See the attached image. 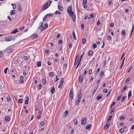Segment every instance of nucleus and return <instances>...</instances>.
Here are the masks:
<instances>
[{"mask_svg": "<svg viewBox=\"0 0 134 134\" xmlns=\"http://www.w3.org/2000/svg\"><path fill=\"white\" fill-rule=\"evenodd\" d=\"M72 6L70 5L67 8V12L69 14L71 17H72L74 15L73 12L72 11Z\"/></svg>", "mask_w": 134, "mask_h": 134, "instance_id": "obj_1", "label": "nucleus"}, {"mask_svg": "<svg viewBox=\"0 0 134 134\" xmlns=\"http://www.w3.org/2000/svg\"><path fill=\"white\" fill-rule=\"evenodd\" d=\"M79 54H78L76 56L75 59V61L74 64V66L76 65V64H77L79 60Z\"/></svg>", "mask_w": 134, "mask_h": 134, "instance_id": "obj_2", "label": "nucleus"}, {"mask_svg": "<svg viewBox=\"0 0 134 134\" xmlns=\"http://www.w3.org/2000/svg\"><path fill=\"white\" fill-rule=\"evenodd\" d=\"M51 1H47L46 3H45L47 5L46 7L44 8V10H45L49 6L51 3Z\"/></svg>", "mask_w": 134, "mask_h": 134, "instance_id": "obj_3", "label": "nucleus"}, {"mask_svg": "<svg viewBox=\"0 0 134 134\" xmlns=\"http://www.w3.org/2000/svg\"><path fill=\"white\" fill-rule=\"evenodd\" d=\"M83 77H84V76H82V75H79V83H81L82 81L83 80Z\"/></svg>", "mask_w": 134, "mask_h": 134, "instance_id": "obj_4", "label": "nucleus"}, {"mask_svg": "<svg viewBox=\"0 0 134 134\" xmlns=\"http://www.w3.org/2000/svg\"><path fill=\"white\" fill-rule=\"evenodd\" d=\"M12 38V36H8L5 38V40L7 41H9L11 40Z\"/></svg>", "mask_w": 134, "mask_h": 134, "instance_id": "obj_5", "label": "nucleus"}, {"mask_svg": "<svg viewBox=\"0 0 134 134\" xmlns=\"http://www.w3.org/2000/svg\"><path fill=\"white\" fill-rule=\"evenodd\" d=\"M38 35L36 34H33L30 37L31 39L32 40H33L38 37Z\"/></svg>", "mask_w": 134, "mask_h": 134, "instance_id": "obj_6", "label": "nucleus"}, {"mask_svg": "<svg viewBox=\"0 0 134 134\" xmlns=\"http://www.w3.org/2000/svg\"><path fill=\"white\" fill-rule=\"evenodd\" d=\"M86 122V120L85 118H83L82 119L81 124L85 125Z\"/></svg>", "mask_w": 134, "mask_h": 134, "instance_id": "obj_7", "label": "nucleus"}, {"mask_svg": "<svg viewBox=\"0 0 134 134\" xmlns=\"http://www.w3.org/2000/svg\"><path fill=\"white\" fill-rule=\"evenodd\" d=\"M6 51L8 53H11L12 52V49L11 48H8L6 49Z\"/></svg>", "mask_w": 134, "mask_h": 134, "instance_id": "obj_8", "label": "nucleus"}, {"mask_svg": "<svg viewBox=\"0 0 134 134\" xmlns=\"http://www.w3.org/2000/svg\"><path fill=\"white\" fill-rule=\"evenodd\" d=\"M51 92L52 93H53V94L54 93L55 91V88L53 86V87H52L51 88Z\"/></svg>", "mask_w": 134, "mask_h": 134, "instance_id": "obj_9", "label": "nucleus"}, {"mask_svg": "<svg viewBox=\"0 0 134 134\" xmlns=\"http://www.w3.org/2000/svg\"><path fill=\"white\" fill-rule=\"evenodd\" d=\"M26 100L25 101V103L26 104H29V97L27 96L26 98Z\"/></svg>", "mask_w": 134, "mask_h": 134, "instance_id": "obj_10", "label": "nucleus"}, {"mask_svg": "<svg viewBox=\"0 0 134 134\" xmlns=\"http://www.w3.org/2000/svg\"><path fill=\"white\" fill-rule=\"evenodd\" d=\"M22 9V7L20 4H19L18 6V10L19 12L21 11Z\"/></svg>", "mask_w": 134, "mask_h": 134, "instance_id": "obj_11", "label": "nucleus"}, {"mask_svg": "<svg viewBox=\"0 0 134 134\" xmlns=\"http://www.w3.org/2000/svg\"><path fill=\"white\" fill-rule=\"evenodd\" d=\"M103 97V96L102 94H100L97 97V99L98 100H100Z\"/></svg>", "mask_w": 134, "mask_h": 134, "instance_id": "obj_12", "label": "nucleus"}, {"mask_svg": "<svg viewBox=\"0 0 134 134\" xmlns=\"http://www.w3.org/2000/svg\"><path fill=\"white\" fill-rule=\"evenodd\" d=\"M68 114V112L67 111H66L64 113V116L65 118H66Z\"/></svg>", "mask_w": 134, "mask_h": 134, "instance_id": "obj_13", "label": "nucleus"}, {"mask_svg": "<svg viewBox=\"0 0 134 134\" xmlns=\"http://www.w3.org/2000/svg\"><path fill=\"white\" fill-rule=\"evenodd\" d=\"M110 125V124L109 123V124H106L105 126H104V130H106L108 128V127H109Z\"/></svg>", "mask_w": 134, "mask_h": 134, "instance_id": "obj_14", "label": "nucleus"}, {"mask_svg": "<svg viewBox=\"0 0 134 134\" xmlns=\"http://www.w3.org/2000/svg\"><path fill=\"white\" fill-rule=\"evenodd\" d=\"M19 31L17 29H15L11 32V33L15 34Z\"/></svg>", "mask_w": 134, "mask_h": 134, "instance_id": "obj_15", "label": "nucleus"}, {"mask_svg": "<svg viewBox=\"0 0 134 134\" xmlns=\"http://www.w3.org/2000/svg\"><path fill=\"white\" fill-rule=\"evenodd\" d=\"M82 95V93L81 92H80L78 96V99H81V96Z\"/></svg>", "mask_w": 134, "mask_h": 134, "instance_id": "obj_16", "label": "nucleus"}, {"mask_svg": "<svg viewBox=\"0 0 134 134\" xmlns=\"http://www.w3.org/2000/svg\"><path fill=\"white\" fill-rule=\"evenodd\" d=\"M58 9L61 11H62L63 10V7L60 6L59 5H58Z\"/></svg>", "mask_w": 134, "mask_h": 134, "instance_id": "obj_17", "label": "nucleus"}, {"mask_svg": "<svg viewBox=\"0 0 134 134\" xmlns=\"http://www.w3.org/2000/svg\"><path fill=\"white\" fill-rule=\"evenodd\" d=\"M112 118V116L111 115L108 118L107 121V122H109L111 119Z\"/></svg>", "mask_w": 134, "mask_h": 134, "instance_id": "obj_18", "label": "nucleus"}, {"mask_svg": "<svg viewBox=\"0 0 134 134\" xmlns=\"http://www.w3.org/2000/svg\"><path fill=\"white\" fill-rule=\"evenodd\" d=\"M131 96V91H130L129 92L128 94V98L129 99Z\"/></svg>", "mask_w": 134, "mask_h": 134, "instance_id": "obj_19", "label": "nucleus"}, {"mask_svg": "<svg viewBox=\"0 0 134 134\" xmlns=\"http://www.w3.org/2000/svg\"><path fill=\"white\" fill-rule=\"evenodd\" d=\"M125 30L124 29L122 31V35L124 36H125Z\"/></svg>", "mask_w": 134, "mask_h": 134, "instance_id": "obj_20", "label": "nucleus"}, {"mask_svg": "<svg viewBox=\"0 0 134 134\" xmlns=\"http://www.w3.org/2000/svg\"><path fill=\"white\" fill-rule=\"evenodd\" d=\"M73 95L72 88L70 90V96H72Z\"/></svg>", "mask_w": 134, "mask_h": 134, "instance_id": "obj_21", "label": "nucleus"}, {"mask_svg": "<svg viewBox=\"0 0 134 134\" xmlns=\"http://www.w3.org/2000/svg\"><path fill=\"white\" fill-rule=\"evenodd\" d=\"M127 88V86H125L122 90L121 91V92L122 93L123 92L126 90V89Z\"/></svg>", "mask_w": 134, "mask_h": 134, "instance_id": "obj_22", "label": "nucleus"}, {"mask_svg": "<svg viewBox=\"0 0 134 134\" xmlns=\"http://www.w3.org/2000/svg\"><path fill=\"white\" fill-rule=\"evenodd\" d=\"M115 110V109L114 108H113L111 109V110L110 111V114H113Z\"/></svg>", "mask_w": 134, "mask_h": 134, "instance_id": "obj_23", "label": "nucleus"}, {"mask_svg": "<svg viewBox=\"0 0 134 134\" xmlns=\"http://www.w3.org/2000/svg\"><path fill=\"white\" fill-rule=\"evenodd\" d=\"M92 126V125H89L87 126L86 127V129L87 130H89L90 129Z\"/></svg>", "mask_w": 134, "mask_h": 134, "instance_id": "obj_24", "label": "nucleus"}, {"mask_svg": "<svg viewBox=\"0 0 134 134\" xmlns=\"http://www.w3.org/2000/svg\"><path fill=\"white\" fill-rule=\"evenodd\" d=\"M15 10H12L10 13V14L11 15H13L15 13Z\"/></svg>", "mask_w": 134, "mask_h": 134, "instance_id": "obj_25", "label": "nucleus"}, {"mask_svg": "<svg viewBox=\"0 0 134 134\" xmlns=\"http://www.w3.org/2000/svg\"><path fill=\"white\" fill-rule=\"evenodd\" d=\"M5 120L7 122H8L9 121V118L8 116H6L5 117Z\"/></svg>", "mask_w": 134, "mask_h": 134, "instance_id": "obj_26", "label": "nucleus"}, {"mask_svg": "<svg viewBox=\"0 0 134 134\" xmlns=\"http://www.w3.org/2000/svg\"><path fill=\"white\" fill-rule=\"evenodd\" d=\"M80 101H81V99H78L77 100V101L76 102V105H78L79 104V103L80 102Z\"/></svg>", "mask_w": 134, "mask_h": 134, "instance_id": "obj_27", "label": "nucleus"}, {"mask_svg": "<svg viewBox=\"0 0 134 134\" xmlns=\"http://www.w3.org/2000/svg\"><path fill=\"white\" fill-rule=\"evenodd\" d=\"M64 82V78H62L61 79V80H60V84H61L63 85Z\"/></svg>", "mask_w": 134, "mask_h": 134, "instance_id": "obj_28", "label": "nucleus"}, {"mask_svg": "<svg viewBox=\"0 0 134 134\" xmlns=\"http://www.w3.org/2000/svg\"><path fill=\"white\" fill-rule=\"evenodd\" d=\"M46 80L44 79H42V83L43 84L45 85L46 83Z\"/></svg>", "mask_w": 134, "mask_h": 134, "instance_id": "obj_29", "label": "nucleus"}, {"mask_svg": "<svg viewBox=\"0 0 134 134\" xmlns=\"http://www.w3.org/2000/svg\"><path fill=\"white\" fill-rule=\"evenodd\" d=\"M37 67L40 66L41 65V62H38L37 64Z\"/></svg>", "mask_w": 134, "mask_h": 134, "instance_id": "obj_30", "label": "nucleus"}, {"mask_svg": "<svg viewBox=\"0 0 134 134\" xmlns=\"http://www.w3.org/2000/svg\"><path fill=\"white\" fill-rule=\"evenodd\" d=\"M72 34H73V36L74 38V39L75 40H76V36L75 34V32L73 31H72Z\"/></svg>", "mask_w": 134, "mask_h": 134, "instance_id": "obj_31", "label": "nucleus"}, {"mask_svg": "<svg viewBox=\"0 0 134 134\" xmlns=\"http://www.w3.org/2000/svg\"><path fill=\"white\" fill-rule=\"evenodd\" d=\"M72 18V19L73 21L75 22L76 21V17L75 16V15H73V16Z\"/></svg>", "mask_w": 134, "mask_h": 134, "instance_id": "obj_32", "label": "nucleus"}, {"mask_svg": "<svg viewBox=\"0 0 134 134\" xmlns=\"http://www.w3.org/2000/svg\"><path fill=\"white\" fill-rule=\"evenodd\" d=\"M93 54V52L92 51H89L88 53V55L89 56H91Z\"/></svg>", "mask_w": 134, "mask_h": 134, "instance_id": "obj_33", "label": "nucleus"}, {"mask_svg": "<svg viewBox=\"0 0 134 134\" xmlns=\"http://www.w3.org/2000/svg\"><path fill=\"white\" fill-rule=\"evenodd\" d=\"M115 102H114L113 103L111 104L110 106V108H111L113 106L115 105Z\"/></svg>", "mask_w": 134, "mask_h": 134, "instance_id": "obj_34", "label": "nucleus"}, {"mask_svg": "<svg viewBox=\"0 0 134 134\" xmlns=\"http://www.w3.org/2000/svg\"><path fill=\"white\" fill-rule=\"evenodd\" d=\"M124 128H122L120 129L119 130V132L121 133H122L124 131Z\"/></svg>", "mask_w": 134, "mask_h": 134, "instance_id": "obj_35", "label": "nucleus"}, {"mask_svg": "<svg viewBox=\"0 0 134 134\" xmlns=\"http://www.w3.org/2000/svg\"><path fill=\"white\" fill-rule=\"evenodd\" d=\"M55 13L56 14H58L59 15H61V13L60 12L59 10L56 11L55 12Z\"/></svg>", "mask_w": 134, "mask_h": 134, "instance_id": "obj_36", "label": "nucleus"}, {"mask_svg": "<svg viewBox=\"0 0 134 134\" xmlns=\"http://www.w3.org/2000/svg\"><path fill=\"white\" fill-rule=\"evenodd\" d=\"M53 16L52 14L51 13H50L48 14H47L46 15V16H47V17H49L50 16Z\"/></svg>", "mask_w": 134, "mask_h": 134, "instance_id": "obj_37", "label": "nucleus"}, {"mask_svg": "<svg viewBox=\"0 0 134 134\" xmlns=\"http://www.w3.org/2000/svg\"><path fill=\"white\" fill-rule=\"evenodd\" d=\"M86 41V39L85 38H84L82 40V43L83 44H84Z\"/></svg>", "mask_w": 134, "mask_h": 134, "instance_id": "obj_38", "label": "nucleus"}, {"mask_svg": "<svg viewBox=\"0 0 134 134\" xmlns=\"http://www.w3.org/2000/svg\"><path fill=\"white\" fill-rule=\"evenodd\" d=\"M23 99H20L18 100V102L20 104L22 103L23 102Z\"/></svg>", "mask_w": 134, "mask_h": 134, "instance_id": "obj_39", "label": "nucleus"}, {"mask_svg": "<svg viewBox=\"0 0 134 134\" xmlns=\"http://www.w3.org/2000/svg\"><path fill=\"white\" fill-rule=\"evenodd\" d=\"M97 46V44L96 43H94L93 44V49L95 48H96Z\"/></svg>", "mask_w": 134, "mask_h": 134, "instance_id": "obj_40", "label": "nucleus"}, {"mask_svg": "<svg viewBox=\"0 0 134 134\" xmlns=\"http://www.w3.org/2000/svg\"><path fill=\"white\" fill-rule=\"evenodd\" d=\"M44 27V26L42 27L41 28L40 31L41 32L43 31L44 30H45L46 28Z\"/></svg>", "mask_w": 134, "mask_h": 134, "instance_id": "obj_41", "label": "nucleus"}, {"mask_svg": "<svg viewBox=\"0 0 134 134\" xmlns=\"http://www.w3.org/2000/svg\"><path fill=\"white\" fill-rule=\"evenodd\" d=\"M77 123H78V122H77V119H75L74 120V124L75 125H76L77 124Z\"/></svg>", "mask_w": 134, "mask_h": 134, "instance_id": "obj_42", "label": "nucleus"}, {"mask_svg": "<svg viewBox=\"0 0 134 134\" xmlns=\"http://www.w3.org/2000/svg\"><path fill=\"white\" fill-rule=\"evenodd\" d=\"M134 29V25H133V24L132 28V30H131V35H132V34L133 32V31Z\"/></svg>", "mask_w": 134, "mask_h": 134, "instance_id": "obj_43", "label": "nucleus"}, {"mask_svg": "<svg viewBox=\"0 0 134 134\" xmlns=\"http://www.w3.org/2000/svg\"><path fill=\"white\" fill-rule=\"evenodd\" d=\"M43 24V23L42 22H41L40 23V26L38 27V29H40L41 27L42 26Z\"/></svg>", "mask_w": 134, "mask_h": 134, "instance_id": "obj_44", "label": "nucleus"}, {"mask_svg": "<svg viewBox=\"0 0 134 134\" xmlns=\"http://www.w3.org/2000/svg\"><path fill=\"white\" fill-rule=\"evenodd\" d=\"M103 74H104V72L103 71H102L101 72V73H100V76L101 77H102L103 76Z\"/></svg>", "mask_w": 134, "mask_h": 134, "instance_id": "obj_45", "label": "nucleus"}, {"mask_svg": "<svg viewBox=\"0 0 134 134\" xmlns=\"http://www.w3.org/2000/svg\"><path fill=\"white\" fill-rule=\"evenodd\" d=\"M122 95H120L119 96H118V98L117 99V100L118 101V100H120V98H121V97H122Z\"/></svg>", "mask_w": 134, "mask_h": 134, "instance_id": "obj_46", "label": "nucleus"}, {"mask_svg": "<svg viewBox=\"0 0 134 134\" xmlns=\"http://www.w3.org/2000/svg\"><path fill=\"white\" fill-rule=\"evenodd\" d=\"M98 87V86H97L96 89L94 90L93 93V95L95 93L97 90V89Z\"/></svg>", "mask_w": 134, "mask_h": 134, "instance_id": "obj_47", "label": "nucleus"}, {"mask_svg": "<svg viewBox=\"0 0 134 134\" xmlns=\"http://www.w3.org/2000/svg\"><path fill=\"white\" fill-rule=\"evenodd\" d=\"M125 97L124 96L121 99V102L124 101L125 99Z\"/></svg>", "mask_w": 134, "mask_h": 134, "instance_id": "obj_48", "label": "nucleus"}, {"mask_svg": "<svg viewBox=\"0 0 134 134\" xmlns=\"http://www.w3.org/2000/svg\"><path fill=\"white\" fill-rule=\"evenodd\" d=\"M130 79V77H128L126 81V82L127 83L129 82Z\"/></svg>", "mask_w": 134, "mask_h": 134, "instance_id": "obj_49", "label": "nucleus"}, {"mask_svg": "<svg viewBox=\"0 0 134 134\" xmlns=\"http://www.w3.org/2000/svg\"><path fill=\"white\" fill-rule=\"evenodd\" d=\"M111 36H110L109 35L107 39L108 40H110L111 39Z\"/></svg>", "mask_w": 134, "mask_h": 134, "instance_id": "obj_50", "label": "nucleus"}, {"mask_svg": "<svg viewBox=\"0 0 134 134\" xmlns=\"http://www.w3.org/2000/svg\"><path fill=\"white\" fill-rule=\"evenodd\" d=\"M8 69V68H5L4 70V73L6 74L7 73V70Z\"/></svg>", "mask_w": 134, "mask_h": 134, "instance_id": "obj_51", "label": "nucleus"}, {"mask_svg": "<svg viewBox=\"0 0 134 134\" xmlns=\"http://www.w3.org/2000/svg\"><path fill=\"white\" fill-rule=\"evenodd\" d=\"M81 29L82 30H83L84 28V25L83 24H82L81 25Z\"/></svg>", "mask_w": 134, "mask_h": 134, "instance_id": "obj_52", "label": "nucleus"}, {"mask_svg": "<svg viewBox=\"0 0 134 134\" xmlns=\"http://www.w3.org/2000/svg\"><path fill=\"white\" fill-rule=\"evenodd\" d=\"M11 5L13 6V9H14L16 8V6L15 5L13 4H12Z\"/></svg>", "mask_w": 134, "mask_h": 134, "instance_id": "obj_53", "label": "nucleus"}, {"mask_svg": "<svg viewBox=\"0 0 134 134\" xmlns=\"http://www.w3.org/2000/svg\"><path fill=\"white\" fill-rule=\"evenodd\" d=\"M101 80V79H99L97 81V84H99V83H100V82Z\"/></svg>", "mask_w": 134, "mask_h": 134, "instance_id": "obj_54", "label": "nucleus"}, {"mask_svg": "<svg viewBox=\"0 0 134 134\" xmlns=\"http://www.w3.org/2000/svg\"><path fill=\"white\" fill-rule=\"evenodd\" d=\"M87 3V0H83V4H85Z\"/></svg>", "mask_w": 134, "mask_h": 134, "instance_id": "obj_55", "label": "nucleus"}, {"mask_svg": "<svg viewBox=\"0 0 134 134\" xmlns=\"http://www.w3.org/2000/svg\"><path fill=\"white\" fill-rule=\"evenodd\" d=\"M7 101L8 102H10L11 101V99L9 97H8L7 98Z\"/></svg>", "mask_w": 134, "mask_h": 134, "instance_id": "obj_56", "label": "nucleus"}, {"mask_svg": "<svg viewBox=\"0 0 134 134\" xmlns=\"http://www.w3.org/2000/svg\"><path fill=\"white\" fill-rule=\"evenodd\" d=\"M124 118H125L124 117V116H121V117H120V120H122L124 119Z\"/></svg>", "mask_w": 134, "mask_h": 134, "instance_id": "obj_57", "label": "nucleus"}, {"mask_svg": "<svg viewBox=\"0 0 134 134\" xmlns=\"http://www.w3.org/2000/svg\"><path fill=\"white\" fill-rule=\"evenodd\" d=\"M107 89H105L104 90H103V92L105 93H107Z\"/></svg>", "mask_w": 134, "mask_h": 134, "instance_id": "obj_58", "label": "nucleus"}, {"mask_svg": "<svg viewBox=\"0 0 134 134\" xmlns=\"http://www.w3.org/2000/svg\"><path fill=\"white\" fill-rule=\"evenodd\" d=\"M49 75L50 76L52 77L53 76V74L52 72H51L49 74Z\"/></svg>", "mask_w": 134, "mask_h": 134, "instance_id": "obj_59", "label": "nucleus"}, {"mask_svg": "<svg viewBox=\"0 0 134 134\" xmlns=\"http://www.w3.org/2000/svg\"><path fill=\"white\" fill-rule=\"evenodd\" d=\"M44 27L46 29L48 27V24L47 23H46L44 25Z\"/></svg>", "mask_w": 134, "mask_h": 134, "instance_id": "obj_60", "label": "nucleus"}, {"mask_svg": "<svg viewBox=\"0 0 134 134\" xmlns=\"http://www.w3.org/2000/svg\"><path fill=\"white\" fill-rule=\"evenodd\" d=\"M92 73V69H90L89 71V74H91Z\"/></svg>", "mask_w": 134, "mask_h": 134, "instance_id": "obj_61", "label": "nucleus"}, {"mask_svg": "<svg viewBox=\"0 0 134 134\" xmlns=\"http://www.w3.org/2000/svg\"><path fill=\"white\" fill-rule=\"evenodd\" d=\"M73 99L72 96H70V100L71 101H72Z\"/></svg>", "mask_w": 134, "mask_h": 134, "instance_id": "obj_62", "label": "nucleus"}, {"mask_svg": "<svg viewBox=\"0 0 134 134\" xmlns=\"http://www.w3.org/2000/svg\"><path fill=\"white\" fill-rule=\"evenodd\" d=\"M42 87V85L41 84H39L38 86V89L40 90L41 89V87Z\"/></svg>", "mask_w": 134, "mask_h": 134, "instance_id": "obj_63", "label": "nucleus"}, {"mask_svg": "<svg viewBox=\"0 0 134 134\" xmlns=\"http://www.w3.org/2000/svg\"><path fill=\"white\" fill-rule=\"evenodd\" d=\"M62 43V40H60L59 41V44H61Z\"/></svg>", "mask_w": 134, "mask_h": 134, "instance_id": "obj_64", "label": "nucleus"}]
</instances>
